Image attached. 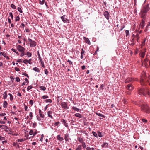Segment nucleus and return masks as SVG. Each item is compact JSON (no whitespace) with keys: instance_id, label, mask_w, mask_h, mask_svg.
<instances>
[{"instance_id":"obj_1","label":"nucleus","mask_w":150,"mask_h":150,"mask_svg":"<svg viewBox=\"0 0 150 150\" xmlns=\"http://www.w3.org/2000/svg\"><path fill=\"white\" fill-rule=\"evenodd\" d=\"M136 104L141 106V110L146 113H150V109L148 106L144 102V101L141 100L137 102Z\"/></svg>"},{"instance_id":"obj_2","label":"nucleus","mask_w":150,"mask_h":150,"mask_svg":"<svg viewBox=\"0 0 150 150\" xmlns=\"http://www.w3.org/2000/svg\"><path fill=\"white\" fill-rule=\"evenodd\" d=\"M149 9L150 8L149 4L144 6L141 11L140 15L141 17L146 18V13Z\"/></svg>"},{"instance_id":"obj_3","label":"nucleus","mask_w":150,"mask_h":150,"mask_svg":"<svg viewBox=\"0 0 150 150\" xmlns=\"http://www.w3.org/2000/svg\"><path fill=\"white\" fill-rule=\"evenodd\" d=\"M149 79L150 80V75L147 78L145 74H143L140 77V83L141 85H146L147 83L149 82ZM149 84L150 86V83Z\"/></svg>"},{"instance_id":"obj_4","label":"nucleus","mask_w":150,"mask_h":150,"mask_svg":"<svg viewBox=\"0 0 150 150\" xmlns=\"http://www.w3.org/2000/svg\"><path fill=\"white\" fill-rule=\"evenodd\" d=\"M138 92L140 95L145 96L147 94L150 96V91L146 88H140Z\"/></svg>"},{"instance_id":"obj_5","label":"nucleus","mask_w":150,"mask_h":150,"mask_svg":"<svg viewBox=\"0 0 150 150\" xmlns=\"http://www.w3.org/2000/svg\"><path fill=\"white\" fill-rule=\"evenodd\" d=\"M28 41L30 42V46L31 47H34L36 45V42L34 41H33L31 39L29 38L28 39Z\"/></svg>"},{"instance_id":"obj_6","label":"nucleus","mask_w":150,"mask_h":150,"mask_svg":"<svg viewBox=\"0 0 150 150\" xmlns=\"http://www.w3.org/2000/svg\"><path fill=\"white\" fill-rule=\"evenodd\" d=\"M61 18L64 23H69V20L66 18V15H64L63 16L61 17Z\"/></svg>"},{"instance_id":"obj_7","label":"nucleus","mask_w":150,"mask_h":150,"mask_svg":"<svg viewBox=\"0 0 150 150\" xmlns=\"http://www.w3.org/2000/svg\"><path fill=\"white\" fill-rule=\"evenodd\" d=\"M61 105L63 108L67 110L69 109V107H68L66 102H62L61 103Z\"/></svg>"},{"instance_id":"obj_8","label":"nucleus","mask_w":150,"mask_h":150,"mask_svg":"<svg viewBox=\"0 0 150 150\" xmlns=\"http://www.w3.org/2000/svg\"><path fill=\"white\" fill-rule=\"evenodd\" d=\"M16 48L19 51L21 52H23V51H24L25 50V48L22 47L20 45L17 46H16Z\"/></svg>"},{"instance_id":"obj_9","label":"nucleus","mask_w":150,"mask_h":150,"mask_svg":"<svg viewBox=\"0 0 150 150\" xmlns=\"http://www.w3.org/2000/svg\"><path fill=\"white\" fill-rule=\"evenodd\" d=\"M103 15L106 18L107 20H108L110 17V14L107 11H105L104 12Z\"/></svg>"},{"instance_id":"obj_10","label":"nucleus","mask_w":150,"mask_h":150,"mask_svg":"<svg viewBox=\"0 0 150 150\" xmlns=\"http://www.w3.org/2000/svg\"><path fill=\"white\" fill-rule=\"evenodd\" d=\"M146 52V50L145 49H143V51L141 52L140 55V57L142 58H144L145 55V53Z\"/></svg>"},{"instance_id":"obj_11","label":"nucleus","mask_w":150,"mask_h":150,"mask_svg":"<svg viewBox=\"0 0 150 150\" xmlns=\"http://www.w3.org/2000/svg\"><path fill=\"white\" fill-rule=\"evenodd\" d=\"M39 113L40 117L42 119H44L45 117L44 112H42L40 109H39Z\"/></svg>"},{"instance_id":"obj_12","label":"nucleus","mask_w":150,"mask_h":150,"mask_svg":"<svg viewBox=\"0 0 150 150\" xmlns=\"http://www.w3.org/2000/svg\"><path fill=\"white\" fill-rule=\"evenodd\" d=\"M52 111L49 110L47 112V115H48V117L52 119H53V117L52 115Z\"/></svg>"},{"instance_id":"obj_13","label":"nucleus","mask_w":150,"mask_h":150,"mask_svg":"<svg viewBox=\"0 0 150 150\" xmlns=\"http://www.w3.org/2000/svg\"><path fill=\"white\" fill-rule=\"evenodd\" d=\"M61 122L64 124V125L67 128L68 127V125L67 123L66 122V120L64 119H62L61 120Z\"/></svg>"},{"instance_id":"obj_14","label":"nucleus","mask_w":150,"mask_h":150,"mask_svg":"<svg viewBox=\"0 0 150 150\" xmlns=\"http://www.w3.org/2000/svg\"><path fill=\"white\" fill-rule=\"evenodd\" d=\"M83 40H84L85 42H86V43L89 44L90 45L91 42H90L89 40V39L88 38H87L85 37H83Z\"/></svg>"},{"instance_id":"obj_15","label":"nucleus","mask_w":150,"mask_h":150,"mask_svg":"<svg viewBox=\"0 0 150 150\" xmlns=\"http://www.w3.org/2000/svg\"><path fill=\"white\" fill-rule=\"evenodd\" d=\"M126 88L127 89L131 91L133 89V87L131 84H129L127 86Z\"/></svg>"},{"instance_id":"obj_16","label":"nucleus","mask_w":150,"mask_h":150,"mask_svg":"<svg viewBox=\"0 0 150 150\" xmlns=\"http://www.w3.org/2000/svg\"><path fill=\"white\" fill-rule=\"evenodd\" d=\"M69 139V134H65L64 136V139L65 141L66 142L68 141Z\"/></svg>"},{"instance_id":"obj_17","label":"nucleus","mask_w":150,"mask_h":150,"mask_svg":"<svg viewBox=\"0 0 150 150\" xmlns=\"http://www.w3.org/2000/svg\"><path fill=\"white\" fill-rule=\"evenodd\" d=\"M108 143H103L101 145V146L103 148H107L108 146Z\"/></svg>"},{"instance_id":"obj_18","label":"nucleus","mask_w":150,"mask_h":150,"mask_svg":"<svg viewBox=\"0 0 150 150\" xmlns=\"http://www.w3.org/2000/svg\"><path fill=\"white\" fill-rule=\"evenodd\" d=\"M57 140H59L60 142H62L64 140L63 138L62 137H61L60 135H57Z\"/></svg>"},{"instance_id":"obj_19","label":"nucleus","mask_w":150,"mask_h":150,"mask_svg":"<svg viewBox=\"0 0 150 150\" xmlns=\"http://www.w3.org/2000/svg\"><path fill=\"white\" fill-rule=\"evenodd\" d=\"M0 128H1V129H8V127H7V126L3 125H0Z\"/></svg>"},{"instance_id":"obj_20","label":"nucleus","mask_w":150,"mask_h":150,"mask_svg":"<svg viewBox=\"0 0 150 150\" xmlns=\"http://www.w3.org/2000/svg\"><path fill=\"white\" fill-rule=\"evenodd\" d=\"M33 70L39 73L40 72V71L39 68L37 67H35L33 68Z\"/></svg>"},{"instance_id":"obj_21","label":"nucleus","mask_w":150,"mask_h":150,"mask_svg":"<svg viewBox=\"0 0 150 150\" xmlns=\"http://www.w3.org/2000/svg\"><path fill=\"white\" fill-rule=\"evenodd\" d=\"M7 97V93L6 91L4 92V93L3 94V99H5Z\"/></svg>"},{"instance_id":"obj_22","label":"nucleus","mask_w":150,"mask_h":150,"mask_svg":"<svg viewBox=\"0 0 150 150\" xmlns=\"http://www.w3.org/2000/svg\"><path fill=\"white\" fill-rule=\"evenodd\" d=\"M82 148L81 147V145H80L77 146L76 147L75 150H82Z\"/></svg>"},{"instance_id":"obj_23","label":"nucleus","mask_w":150,"mask_h":150,"mask_svg":"<svg viewBox=\"0 0 150 150\" xmlns=\"http://www.w3.org/2000/svg\"><path fill=\"white\" fill-rule=\"evenodd\" d=\"M148 61V59L147 58H146L144 59L143 62H142V63H144L145 66H146L147 65V62Z\"/></svg>"},{"instance_id":"obj_24","label":"nucleus","mask_w":150,"mask_h":150,"mask_svg":"<svg viewBox=\"0 0 150 150\" xmlns=\"http://www.w3.org/2000/svg\"><path fill=\"white\" fill-rule=\"evenodd\" d=\"M25 54L28 57H30L32 56V54L29 51H27Z\"/></svg>"},{"instance_id":"obj_25","label":"nucleus","mask_w":150,"mask_h":150,"mask_svg":"<svg viewBox=\"0 0 150 150\" xmlns=\"http://www.w3.org/2000/svg\"><path fill=\"white\" fill-rule=\"evenodd\" d=\"M77 140L81 144L84 142L83 141V139L81 137H78Z\"/></svg>"},{"instance_id":"obj_26","label":"nucleus","mask_w":150,"mask_h":150,"mask_svg":"<svg viewBox=\"0 0 150 150\" xmlns=\"http://www.w3.org/2000/svg\"><path fill=\"white\" fill-rule=\"evenodd\" d=\"M74 115L76 117H78L79 118H81L82 117L81 115L79 113H76Z\"/></svg>"},{"instance_id":"obj_27","label":"nucleus","mask_w":150,"mask_h":150,"mask_svg":"<svg viewBox=\"0 0 150 150\" xmlns=\"http://www.w3.org/2000/svg\"><path fill=\"white\" fill-rule=\"evenodd\" d=\"M11 50L13 52H15L17 55H19V53H18V51H17V50L16 49H13V48H12L11 49Z\"/></svg>"},{"instance_id":"obj_28","label":"nucleus","mask_w":150,"mask_h":150,"mask_svg":"<svg viewBox=\"0 0 150 150\" xmlns=\"http://www.w3.org/2000/svg\"><path fill=\"white\" fill-rule=\"evenodd\" d=\"M132 80V79L129 78H128L127 79H126L125 81V82L126 83H129Z\"/></svg>"},{"instance_id":"obj_29","label":"nucleus","mask_w":150,"mask_h":150,"mask_svg":"<svg viewBox=\"0 0 150 150\" xmlns=\"http://www.w3.org/2000/svg\"><path fill=\"white\" fill-rule=\"evenodd\" d=\"M72 109L76 111H77V112H79L80 110H80V109L77 108L76 107H74V106H73L72 107Z\"/></svg>"},{"instance_id":"obj_30","label":"nucleus","mask_w":150,"mask_h":150,"mask_svg":"<svg viewBox=\"0 0 150 150\" xmlns=\"http://www.w3.org/2000/svg\"><path fill=\"white\" fill-rule=\"evenodd\" d=\"M39 1L40 4L41 5H43L45 2V0H39Z\"/></svg>"},{"instance_id":"obj_31","label":"nucleus","mask_w":150,"mask_h":150,"mask_svg":"<svg viewBox=\"0 0 150 150\" xmlns=\"http://www.w3.org/2000/svg\"><path fill=\"white\" fill-rule=\"evenodd\" d=\"M8 105V103L6 101H4L3 103V107L4 108L7 107V105Z\"/></svg>"},{"instance_id":"obj_32","label":"nucleus","mask_w":150,"mask_h":150,"mask_svg":"<svg viewBox=\"0 0 150 150\" xmlns=\"http://www.w3.org/2000/svg\"><path fill=\"white\" fill-rule=\"evenodd\" d=\"M96 114L98 116H100V117H105V116L103 115V114L100 113H98V112H96Z\"/></svg>"},{"instance_id":"obj_33","label":"nucleus","mask_w":150,"mask_h":150,"mask_svg":"<svg viewBox=\"0 0 150 150\" xmlns=\"http://www.w3.org/2000/svg\"><path fill=\"white\" fill-rule=\"evenodd\" d=\"M98 135L100 137H103V135L102 134V133L100 131H98Z\"/></svg>"},{"instance_id":"obj_34","label":"nucleus","mask_w":150,"mask_h":150,"mask_svg":"<svg viewBox=\"0 0 150 150\" xmlns=\"http://www.w3.org/2000/svg\"><path fill=\"white\" fill-rule=\"evenodd\" d=\"M60 123L59 121L55 122V123L54 124V125L55 126H56L57 127H58V126H60Z\"/></svg>"},{"instance_id":"obj_35","label":"nucleus","mask_w":150,"mask_h":150,"mask_svg":"<svg viewBox=\"0 0 150 150\" xmlns=\"http://www.w3.org/2000/svg\"><path fill=\"white\" fill-rule=\"evenodd\" d=\"M38 57L39 60L40 61L42 60L41 57H40L39 51H38Z\"/></svg>"},{"instance_id":"obj_36","label":"nucleus","mask_w":150,"mask_h":150,"mask_svg":"<svg viewBox=\"0 0 150 150\" xmlns=\"http://www.w3.org/2000/svg\"><path fill=\"white\" fill-rule=\"evenodd\" d=\"M81 144H82V145H81V147H82L83 149L86 148V144L84 142Z\"/></svg>"},{"instance_id":"obj_37","label":"nucleus","mask_w":150,"mask_h":150,"mask_svg":"<svg viewBox=\"0 0 150 150\" xmlns=\"http://www.w3.org/2000/svg\"><path fill=\"white\" fill-rule=\"evenodd\" d=\"M33 60V59H32L31 58L30 59L28 60V63L30 65L32 64L33 63L32 61Z\"/></svg>"},{"instance_id":"obj_38","label":"nucleus","mask_w":150,"mask_h":150,"mask_svg":"<svg viewBox=\"0 0 150 150\" xmlns=\"http://www.w3.org/2000/svg\"><path fill=\"white\" fill-rule=\"evenodd\" d=\"M8 95L10 96V100L12 101L13 100V98L12 95L11 93H9Z\"/></svg>"},{"instance_id":"obj_39","label":"nucleus","mask_w":150,"mask_h":150,"mask_svg":"<svg viewBox=\"0 0 150 150\" xmlns=\"http://www.w3.org/2000/svg\"><path fill=\"white\" fill-rule=\"evenodd\" d=\"M92 133L94 136L95 137H98V134H97L96 132L94 131H93L92 132Z\"/></svg>"},{"instance_id":"obj_40","label":"nucleus","mask_w":150,"mask_h":150,"mask_svg":"<svg viewBox=\"0 0 150 150\" xmlns=\"http://www.w3.org/2000/svg\"><path fill=\"white\" fill-rule=\"evenodd\" d=\"M22 74L23 75H24L25 76H26L28 78H29V76H28V74L25 73V72H22Z\"/></svg>"},{"instance_id":"obj_41","label":"nucleus","mask_w":150,"mask_h":150,"mask_svg":"<svg viewBox=\"0 0 150 150\" xmlns=\"http://www.w3.org/2000/svg\"><path fill=\"white\" fill-rule=\"evenodd\" d=\"M29 116L30 117V120H31L32 119L33 117V113L30 112L29 113Z\"/></svg>"},{"instance_id":"obj_42","label":"nucleus","mask_w":150,"mask_h":150,"mask_svg":"<svg viewBox=\"0 0 150 150\" xmlns=\"http://www.w3.org/2000/svg\"><path fill=\"white\" fill-rule=\"evenodd\" d=\"M40 88L43 91H45L46 89V88L45 87L43 86H40Z\"/></svg>"},{"instance_id":"obj_43","label":"nucleus","mask_w":150,"mask_h":150,"mask_svg":"<svg viewBox=\"0 0 150 150\" xmlns=\"http://www.w3.org/2000/svg\"><path fill=\"white\" fill-rule=\"evenodd\" d=\"M1 56H3L4 57L6 54L4 52H1L0 53Z\"/></svg>"},{"instance_id":"obj_44","label":"nucleus","mask_w":150,"mask_h":150,"mask_svg":"<svg viewBox=\"0 0 150 150\" xmlns=\"http://www.w3.org/2000/svg\"><path fill=\"white\" fill-rule=\"evenodd\" d=\"M11 6L12 8H13L14 9H16V6L14 4H12L11 5Z\"/></svg>"},{"instance_id":"obj_45","label":"nucleus","mask_w":150,"mask_h":150,"mask_svg":"<svg viewBox=\"0 0 150 150\" xmlns=\"http://www.w3.org/2000/svg\"><path fill=\"white\" fill-rule=\"evenodd\" d=\"M49 98L48 96L47 95H44L42 97V98L43 99H45L48 98Z\"/></svg>"},{"instance_id":"obj_46","label":"nucleus","mask_w":150,"mask_h":150,"mask_svg":"<svg viewBox=\"0 0 150 150\" xmlns=\"http://www.w3.org/2000/svg\"><path fill=\"white\" fill-rule=\"evenodd\" d=\"M143 18L142 20V21H141V22L140 23L144 24V23L145 22V18Z\"/></svg>"},{"instance_id":"obj_47","label":"nucleus","mask_w":150,"mask_h":150,"mask_svg":"<svg viewBox=\"0 0 150 150\" xmlns=\"http://www.w3.org/2000/svg\"><path fill=\"white\" fill-rule=\"evenodd\" d=\"M23 62L25 64L27 65V64L28 63V60L26 59H25L24 60H23Z\"/></svg>"},{"instance_id":"obj_48","label":"nucleus","mask_w":150,"mask_h":150,"mask_svg":"<svg viewBox=\"0 0 150 150\" xmlns=\"http://www.w3.org/2000/svg\"><path fill=\"white\" fill-rule=\"evenodd\" d=\"M67 62H69V64L70 65H72V66H73V63H72V62L71 61L68 59L67 61Z\"/></svg>"},{"instance_id":"obj_49","label":"nucleus","mask_w":150,"mask_h":150,"mask_svg":"<svg viewBox=\"0 0 150 150\" xmlns=\"http://www.w3.org/2000/svg\"><path fill=\"white\" fill-rule=\"evenodd\" d=\"M17 10L20 13H22L23 11L21 8L18 7L17 8Z\"/></svg>"},{"instance_id":"obj_50","label":"nucleus","mask_w":150,"mask_h":150,"mask_svg":"<svg viewBox=\"0 0 150 150\" xmlns=\"http://www.w3.org/2000/svg\"><path fill=\"white\" fill-rule=\"evenodd\" d=\"M24 109L26 111H28L29 110H27L28 108L27 106H26L25 104H24Z\"/></svg>"},{"instance_id":"obj_51","label":"nucleus","mask_w":150,"mask_h":150,"mask_svg":"<svg viewBox=\"0 0 150 150\" xmlns=\"http://www.w3.org/2000/svg\"><path fill=\"white\" fill-rule=\"evenodd\" d=\"M45 102L46 103H51L52 100L50 99H47L45 100Z\"/></svg>"},{"instance_id":"obj_52","label":"nucleus","mask_w":150,"mask_h":150,"mask_svg":"<svg viewBox=\"0 0 150 150\" xmlns=\"http://www.w3.org/2000/svg\"><path fill=\"white\" fill-rule=\"evenodd\" d=\"M33 88V87L31 86H29L27 88V90L28 91L29 90H30V89H32Z\"/></svg>"},{"instance_id":"obj_53","label":"nucleus","mask_w":150,"mask_h":150,"mask_svg":"<svg viewBox=\"0 0 150 150\" xmlns=\"http://www.w3.org/2000/svg\"><path fill=\"white\" fill-rule=\"evenodd\" d=\"M33 131L32 130H31L29 132V134L30 135H33Z\"/></svg>"},{"instance_id":"obj_54","label":"nucleus","mask_w":150,"mask_h":150,"mask_svg":"<svg viewBox=\"0 0 150 150\" xmlns=\"http://www.w3.org/2000/svg\"><path fill=\"white\" fill-rule=\"evenodd\" d=\"M40 63H41V64L42 65V66L44 68L45 67V65H44V62H43V61L42 60L41 61H40Z\"/></svg>"},{"instance_id":"obj_55","label":"nucleus","mask_w":150,"mask_h":150,"mask_svg":"<svg viewBox=\"0 0 150 150\" xmlns=\"http://www.w3.org/2000/svg\"><path fill=\"white\" fill-rule=\"evenodd\" d=\"M15 79L16 81L18 82H19L20 81L19 78L18 77H16L15 78Z\"/></svg>"},{"instance_id":"obj_56","label":"nucleus","mask_w":150,"mask_h":150,"mask_svg":"<svg viewBox=\"0 0 150 150\" xmlns=\"http://www.w3.org/2000/svg\"><path fill=\"white\" fill-rule=\"evenodd\" d=\"M36 118H37V120L38 121H40L41 120V117H40V116H36Z\"/></svg>"},{"instance_id":"obj_57","label":"nucleus","mask_w":150,"mask_h":150,"mask_svg":"<svg viewBox=\"0 0 150 150\" xmlns=\"http://www.w3.org/2000/svg\"><path fill=\"white\" fill-rule=\"evenodd\" d=\"M20 18L18 16H17L16 17L15 21H18L20 20Z\"/></svg>"},{"instance_id":"obj_58","label":"nucleus","mask_w":150,"mask_h":150,"mask_svg":"<svg viewBox=\"0 0 150 150\" xmlns=\"http://www.w3.org/2000/svg\"><path fill=\"white\" fill-rule=\"evenodd\" d=\"M125 33L126 34V35L127 36L128 35H129V30H126L125 31Z\"/></svg>"},{"instance_id":"obj_59","label":"nucleus","mask_w":150,"mask_h":150,"mask_svg":"<svg viewBox=\"0 0 150 150\" xmlns=\"http://www.w3.org/2000/svg\"><path fill=\"white\" fill-rule=\"evenodd\" d=\"M44 137V135L43 134H42L41 135V137L40 139V141L42 142L43 140V138Z\"/></svg>"},{"instance_id":"obj_60","label":"nucleus","mask_w":150,"mask_h":150,"mask_svg":"<svg viewBox=\"0 0 150 150\" xmlns=\"http://www.w3.org/2000/svg\"><path fill=\"white\" fill-rule=\"evenodd\" d=\"M9 15L11 17V18L12 19L13 18V15L11 12H10L9 13Z\"/></svg>"},{"instance_id":"obj_61","label":"nucleus","mask_w":150,"mask_h":150,"mask_svg":"<svg viewBox=\"0 0 150 150\" xmlns=\"http://www.w3.org/2000/svg\"><path fill=\"white\" fill-rule=\"evenodd\" d=\"M5 138L3 137H1V136H0V140H5Z\"/></svg>"},{"instance_id":"obj_62","label":"nucleus","mask_w":150,"mask_h":150,"mask_svg":"<svg viewBox=\"0 0 150 150\" xmlns=\"http://www.w3.org/2000/svg\"><path fill=\"white\" fill-rule=\"evenodd\" d=\"M29 104L32 105L33 104V101L32 100H30L29 101Z\"/></svg>"},{"instance_id":"obj_63","label":"nucleus","mask_w":150,"mask_h":150,"mask_svg":"<svg viewBox=\"0 0 150 150\" xmlns=\"http://www.w3.org/2000/svg\"><path fill=\"white\" fill-rule=\"evenodd\" d=\"M25 53L24 51H23V52H21V53L20 54V56L21 57H23L25 55Z\"/></svg>"},{"instance_id":"obj_64","label":"nucleus","mask_w":150,"mask_h":150,"mask_svg":"<svg viewBox=\"0 0 150 150\" xmlns=\"http://www.w3.org/2000/svg\"><path fill=\"white\" fill-rule=\"evenodd\" d=\"M45 74L46 75H47L48 73V71L47 69H45L44 70Z\"/></svg>"}]
</instances>
